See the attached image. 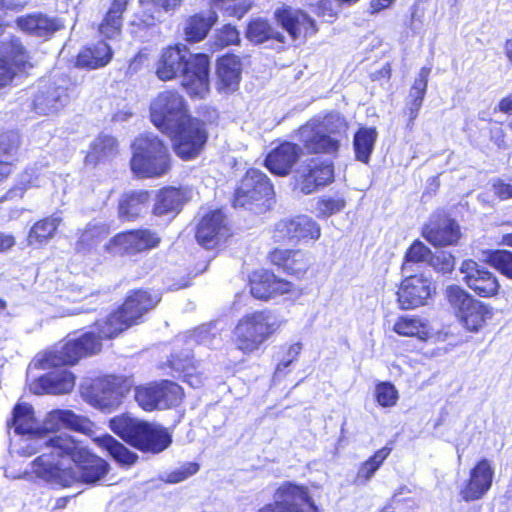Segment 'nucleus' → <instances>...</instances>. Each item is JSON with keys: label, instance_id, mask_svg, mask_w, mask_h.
<instances>
[{"label": "nucleus", "instance_id": "obj_1", "mask_svg": "<svg viewBox=\"0 0 512 512\" xmlns=\"http://www.w3.org/2000/svg\"><path fill=\"white\" fill-rule=\"evenodd\" d=\"M49 452H43L32 463L37 477L62 486L74 482L95 483L108 472V463L91 454L80 441L67 433L43 442Z\"/></svg>", "mask_w": 512, "mask_h": 512}, {"label": "nucleus", "instance_id": "obj_2", "mask_svg": "<svg viewBox=\"0 0 512 512\" xmlns=\"http://www.w3.org/2000/svg\"><path fill=\"white\" fill-rule=\"evenodd\" d=\"M132 326L131 322L119 308L105 319L97 321L94 330L83 334L78 339H70L52 352L35 361V365L47 368L59 364H75L82 357L101 351L102 340L117 337Z\"/></svg>", "mask_w": 512, "mask_h": 512}, {"label": "nucleus", "instance_id": "obj_3", "mask_svg": "<svg viewBox=\"0 0 512 512\" xmlns=\"http://www.w3.org/2000/svg\"><path fill=\"white\" fill-rule=\"evenodd\" d=\"M132 326L131 322L119 308L105 319L97 321L94 330L83 334L78 339H70L52 352L35 361V365L47 368L59 364H75L82 357L101 351L102 340L117 337Z\"/></svg>", "mask_w": 512, "mask_h": 512}, {"label": "nucleus", "instance_id": "obj_4", "mask_svg": "<svg viewBox=\"0 0 512 512\" xmlns=\"http://www.w3.org/2000/svg\"><path fill=\"white\" fill-rule=\"evenodd\" d=\"M186 47H168L156 64V75L162 81L174 79L182 72V86L191 96L203 98L209 91L210 61L205 54L190 55Z\"/></svg>", "mask_w": 512, "mask_h": 512}, {"label": "nucleus", "instance_id": "obj_5", "mask_svg": "<svg viewBox=\"0 0 512 512\" xmlns=\"http://www.w3.org/2000/svg\"><path fill=\"white\" fill-rule=\"evenodd\" d=\"M110 428L125 442L144 452L160 453L172 442L170 433L163 426L128 415L111 419Z\"/></svg>", "mask_w": 512, "mask_h": 512}, {"label": "nucleus", "instance_id": "obj_6", "mask_svg": "<svg viewBox=\"0 0 512 512\" xmlns=\"http://www.w3.org/2000/svg\"><path fill=\"white\" fill-rule=\"evenodd\" d=\"M347 123L339 113L313 118L300 127L299 141L309 153L336 155Z\"/></svg>", "mask_w": 512, "mask_h": 512}, {"label": "nucleus", "instance_id": "obj_7", "mask_svg": "<svg viewBox=\"0 0 512 512\" xmlns=\"http://www.w3.org/2000/svg\"><path fill=\"white\" fill-rule=\"evenodd\" d=\"M132 172L139 178H156L170 170V154L163 141L152 133L141 134L132 144Z\"/></svg>", "mask_w": 512, "mask_h": 512}, {"label": "nucleus", "instance_id": "obj_8", "mask_svg": "<svg viewBox=\"0 0 512 512\" xmlns=\"http://www.w3.org/2000/svg\"><path fill=\"white\" fill-rule=\"evenodd\" d=\"M283 324L275 313L263 310L243 316L233 330L236 347L244 353L260 348Z\"/></svg>", "mask_w": 512, "mask_h": 512}, {"label": "nucleus", "instance_id": "obj_9", "mask_svg": "<svg viewBox=\"0 0 512 512\" xmlns=\"http://www.w3.org/2000/svg\"><path fill=\"white\" fill-rule=\"evenodd\" d=\"M152 123L164 133L178 131L191 118L186 99L176 90L159 92L150 103Z\"/></svg>", "mask_w": 512, "mask_h": 512}, {"label": "nucleus", "instance_id": "obj_10", "mask_svg": "<svg viewBox=\"0 0 512 512\" xmlns=\"http://www.w3.org/2000/svg\"><path fill=\"white\" fill-rule=\"evenodd\" d=\"M62 344L63 343H59L55 345L51 350L38 354L28 366V376L31 375L33 369H54L53 371H50L44 375L39 376L37 379L30 383V390L34 394L61 395L70 393L73 390L75 386V376L73 375L72 372H70L66 368H63V366H67L68 364L53 365L47 368L34 364L37 359L52 352L54 349H56L58 346Z\"/></svg>", "mask_w": 512, "mask_h": 512}, {"label": "nucleus", "instance_id": "obj_11", "mask_svg": "<svg viewBox=\"0 0 512 512\" xmlns=\"http://www.w3.org/2000/svg\"><path fill=\"white\" fill-rule=\"evenodd\" d=\"M10 428H14L16 434L27 436L28 443L22 447L23 453L32 455L36 453L49 452L43 442L48 440L47 436L41 435L40 423L34 416V410L31 405L26 403L17 404L13 410L11 422H8ZM52 437H49L51 439Z\"/></svg>", "mask_w": 512, "mask_h": 512}, {"label": "nucleus", "instance_id": "obj_12", "mask_svg": "<svg viewBox=\"0 0 512 512\" xmlns=\"http://www.w3.org/2000/svg\"><path fill=\"white\" fill-rule=\"evenodd\" d=\"M182 398V387L168 380L139 386L135 390V400L145 411L177 406Z\"/></svg>", "mask_w": 512, "mask_h": 512}, {"label": "nucleus", "instance_id": "obj_13", "mask_svg": "<svg viewBox=\"0 0 512 512\" xmlns=\"http://www.w3.org/2000/svg\"><path fill=\"white\" fill-rule=\"evenodd\" d=\"M320 236V225L307 215L282 219L273 229V239L278 243H308L317 241Z\"/></svg>", "mask_w": 512, "mask_h": 512}, {"label": "nucleus", "instance_id": "obj_14", "mask_svg": "<svg viewBox=\"0 0 512 512\" xmlns=\"http://www.w3.org/2000/svg\"><path fill=\"white\" fill-rule=\"evenodd\" d=\"M274 194L269 178L258 169H249L235 192L234 206L248 207L264 205Z\"/></svg>", "mask_w": 512, "mask_h": 512}, {"label": "nucleus", "instance_id": "obj_15", "mask_svg": "<svg viewBox=\"0 0 512 512\" xmlns=\"http://www.w3.org/2000/svg\"><path fill=\"white\" fill-rule=\"evenodd\" d=\"M161 242L160 236L149 229H136L116 234L104 246L111 255H135L154 249Z\"/></svg>", "mask_w": 512, "mask_h": 512}, {"label": "nucleus", "instance_id": "obj_16", "mask_svg": "<svg viewBox=\"0 0 512 512\" xmlns=\"http://www.w3.org/2000/svg\"><path fill=\"white\" fill-rule=\"evenodd\" d=\"M32 68L28 52L17 38L4 36L0 41V89L19 72Z\"/></svg>", "mask_w": 512, "mask_h": 512}, {"label": "nucleus", "instance_id": "obj_17", "mask_svg": "<svg viewBox=\"0 0 512 512\" xmlns=\"http://www.w3.org/2000/svg\"><path fill=\"white\" fill-rule=\"evenodd\" d=\"M167 134L173 137L175 153L183 160L197 157L208 137L204 122L196 118H189L178 131Z\"/></svg>", "mask_w": 512, "mask_h": 512}, {"label": "nucleus", "instance_id": "obj_18", "mask_svg": "<svg viewBox=\"0 0 512 512\" xmlns=\"http://www.w3.org/2000/svg\"><path fill=\"white\" fill-rule=\"evenodd\" d=\"M435 288L429 278L423 275L405 277L397 291V301L401 309H415L427 304Z\"/></svg>", "mask_w": 512, "mask_h": 512}, {"label": "nucleus", "instance_id": "obj_19", "mask_svg": "<svg viewBox=\"0 0 512 512\" xmlns=\"http://www.w3.org/2000/svg\"><path fill=\"white\" fill-rule=\"evenodd\" d=\"M494 469L490 460L484 458L470 470L468 480L461 486L459 495L465 502L480 500L490 490Z\"/></svg>", "mask_w": 512, "mask_h": 512}, {"label": "nucleus", "instance_id": "obj_20", "mask_svg": "<svg viewBox=\"0 0 512 512\" xmlns=\"http://www.w3.org/2000/svg\"><path fill=\"white\" fill-rule=\"evenodd\" d=\"M127 390L128 387L124 385V381L120 378L108 376L95 381L89 401L101 410L111 411L120 405Z\"/></svg>", "mask_w": 512, "mask_h": 512}, {"label": "nucleus", "instance_id": "obj_21", "mask_svg": "<svg viewBox=\"0 0 512 512\" xmlns=\"http://www.w3.org/2000/svg\"><path fill=\"white\" fill-rule=\"evenodd\" d=\"M302 505L313 506L308 491L303 486L285 483L275 493V503L268 504L258 512H304Z\"/></svg>", "mask_w": 512, "mask_h": 512}, {"label": "nucleus", "instance_id": "obj_22", "mask_svg": "<svg viewBox=\"0 0 512 512\" xmlns=\"http://www.w3.org/2000/svg\"><path fill=\"white\" fill-rule=\"evenodd\" d=\"M460 271L467 286L481 297L494 296L500 288L495 275L473 260H465Z\"/></svg>", "mask_w": 512, "mask_h": 512}, {"label": "nucleus", "instance_id": "obj_23", "mask_svg": "<svg viewBox=\"0 0 512 512\" xmlns=\"http://www.w3.org/2000/svg\"><path fill=\"white\" fill-rule=\"evenodd\" d=\"M67 79L62 78L53 83L44 84L33 100V107L38 114L48 115L58 112L69 101Z\"/></svg>", "mask_w": 512, "mask_h": 512}, {"label": "nucleus", "instance_id": "obj_24", "mask_svg": "<svg viewBox=\"0 0 512 512\" xmlns=\"http://www.w3.org/2000/svg\"><path fill=\"white\" fill-rule=\"evenodd\" d=\"M333 164L327 161L310 160L298 170L297 185L303 194H311L318 187L332 182Z\"/></svg>", "mask_w": 512, "mask_h": 512}, {"label": "nucleus", "instance_id": "obj_25", "mask_svg": "<svg viewBox=\"0 0 512 512\" xmlns=\"http://www.w3.org/2000/svg\"><path fill=\"white\" fill-rule=\"evenodd\" d=\"M423 237L434 246L454 245L461 236L459 225L446 215H433L423 228Z\"/></svg>", "mask_w": 512, "mask_h": 512}, {"label": "nucleus", "instance_id": "obj_26", "mask_svg": "<svg viewBox=\"0 0 512 512\" xmlns=\"http://www.w3.org/2000/svg\"><path fill=\"white\" fill-rule=\"evenodd\" d=\"M228 235L225 216L220 210L206 214L199 222L196 230L198 243L206 249L214 248Z\"/></svg>", "mask_w": 512, "mask_h": 512}, {"label": "nucleus", "instance_id": "obj_27", "mask_svg": "<svg viewBox=\"0 0 512 512\" xmlns=\"http://www.w3.org/2000/svg\"><path fill=\"white\" fill-rule=\"evenodd\" d=\"M276 16L293 40H305L318 30L315 21L301 10L284 8L277 11Z\"/></svg>", "mask_w": 512, "mask_h": 512}, {"label": "nucleus", "instance_id": "obj_28", "mask_svg": "<svg viewBox=\"0 0 512 512\" xmlns=\"http://www.w3.org/2000/svg\"><path fill=\"white\" fill-rule=\"evenodd\" d=\"M40 427L41 435L49 438L59 436L60 434L56 435L52 432L62 428L84 432L89 429V422L70 410H54L46 415Z\"/></svg>", "mask_w": 512, "mask_h": 512}, {"label": "nucleus", "instance_id": "obj_29", "mask_svg": "<svg viewBox=\"0 0 512 512\" xmlns=\"http://www.w3.org/2000/svg\"><path fill=\"white\" fill-rule=\"evenodd\" d=\"M269 259L284 272L299 278L306 274L311 264L309 254L299 249H274L269 254Z\"/></svg>", "mask_w": 512, "mask_h": 512}, {"label": "nucleus", "instance_id": "obj_30", "mask_svg": "<svg viewBox=\"0 0 512 512\" xmlns=\"http://www.w3.org/2000/svg\"><path fill=\"white\" fill-rule=\"evenodd\" d=\"M301 152V147L296 144L282 143L267 155L265 165L273 174L285 176L290 173Z\"/></svg>", "mask_w": 512, "mask_h": 512}, {"label": "nucleus", "instance_id": "obj_31", "mask_svg": "<svg viewBox=\"0 0 512 512\" xmlns=\"http://www.w3.org/2000/svg\"><path fill=\"white\" fill-rule=\"evenodd\" d=\"M160 300V295L157 293L152 294L149 291L136 290L127 296L120 309L133 325L137 323L143 314L153 309Z\"/></svg>", "mask_w": 512, "mask_h": 512}, {"label": "nucleus", "instance_id": "obj_32", "mask_svg": "<svg viewBox=\"0 0 512 512\" xmlns=\"http://www.w3.org/2000/svg\"><path fill=\"white\" fill-rule=\"evenodd\" d=\"M242 72V63L238 56L226 55L219 59L217 64L218 89L228 93L239 86Z\"/></svg>", "mask_w": 512, "mask_h": 512}, {"label": "nucleus", "instance_id": "obj_33", "mask_svg": "<svg viewBox=\"0 0 512 512\" xmlns=\"http://www.w3.org/2000/svg\"><path fill=\"white\" fill-rule=\"evenodd\" d=\"M16 23L23 32L37 37H48L63 27L59 20L43 14L20 17Z\"/></svg>", "mask_w": 512, "mask_h": 512}, {"label": "nucleus", "instance_id": "obj_34", "mask_svg": "<svg viewBox=\"0 0 512 512\" xmlns=\"http://www.w3.org/2000/svg\"><path fill=\"white\" fill-rule=\"evenodd\" d=\"M393 331L401 336L427 340L432 336L428 320L419 316H401L393 325Z\"/></svg>", "mask_w": 512, "mask_h": 512}, {"label": "nucleus", "instance_id": "obj_35", "mask_svg": "<svg viewBox=\"0 0 512 512\" xmlns=\"http://www.w3.org/2000/svg\"><path fill=\"white\" fill-rule=\"evenodd\" d=\"M431 69L423 67L420 69L418 76L415 78L414 83L410 89L408 96V115H409V126L413 125L414 120L418 116V112L422 106L424 96L426 94L428 78Z\"/></svg>", "mask_w": 512, "mask_h": 512}, {"label": "nucleus", "instance_id": "obj_36", "mask_svg": "<svg viewBox=\"0 0 512 512\" xmlns=\"http://www.w3.org/2000/svg\"><path fill=\"white\" fill-rule=\"evenodd\" d=\"M112 58L110 46L100 41L93 48H86L77 56L76 64L82 68L97 69L107 65Z\"/></svg>", "mask_w": 512, "mask_h": 512}, {"label": "nucleus", "instance_id": "obj_37", "mask_svg": "<svg viewBox=\"0 0 512 512\" xmlns=\"http://www.w3.org/2000/svg\"><path fill=\"white\" fill-rule=\"evenodd\" d=\"M185 201L184 193L176 188H164L156 196L153 212L162 216L169 213H177Z\"/></svg>", "mask_w": 512, "mask_h": 512}, {"label": "nucleus", "instance_id": "obj_38", "mask_svg": "<svg viewBox=\"0 0 512 512\" xmlns=\"http://www.w3.org/2000/svg\"><path fill=\"white\" fill-rule=\"evenodd\" d=\"M148 201L149 192L146 190L124 194L119 202L120 217L127 220L136 218L147 207Z\"/></svg>", "mask_w": 512, "mask_h": 512}, {"label": "nucleus", "instance_id": "obj_39", "mask_svg": "<svg viewBox=\"0 0 512 512\" xmlns=\"http://www.w3.org/2000/svg\"><path fill=\"white\" fill-rule=\"evenodd\" d=\"M129 0H114L99 26V31L106 38H114L120 34L122 27V14L125 12Z\"/></svg>", "mask_w": 512, "mask_h": 512}, {"label": "nucleus", "instance_id": "obj_40", "mask_svg": "<svg viewBox=\"0 0 512 512\" xmlns=\"http://www.w3.org/2000/svg\"><path fill=\"white\" fill-rule=\"evenodd\" d=\"M378 137L376 128L361 127L354 135L353 148L356 160L367 164Z\"/></svg>", "mask_w": 512, "mask_h": 512}, {"label": "nucleus", "instance_id": "obj_41", "mask_svg": "<svg viewBox=\"0 0 512 512\" xmlns=\"http://www.w3.org/2000/svg\"><path fill=\"white\" fill-rule=\"evenodd\" d=\"M62 218L58 214L36 222L29 231L28 243L33 246H41L49 241L55 234Z\"/></svg>", "mask_w": 512, "mask_h": 512}, {"label": "nucleus", "instance_id": "obj_42", "mask_svg": "<svg viewBox=\"0 0 512 512\" xmlns=\"http://www.w3.org/2000/svg\"><path fill=\"white\" fill-rule=\"evenodd\" d=\"M491 317L490 309L482 302L475 300L469 307H466V310L458 317V320L467 330L477 332Z\"/></svg>", "mask_w": 512, "mask_h": 512}, {"label": "nucleus", "instance_id": "obj_43", "mask_svg": "<svg viewBox=\"0 0 512 512\" xmlns=\"http://www.w3.org/2000/svg\"><path fill=\"white\" fill-rule=\"evenodd\" d=\"M216 20L217 15L214 11H210L207 17L195 15L189 18L185 26L186 40L189 42H199L204 39Z\"/></svg>", "mask_w": 512, "mask_h": 512}, {"label": "nucleus", "instance_id": "obj_44", "mask_svg": "<svg viewBox=\"0 0 512 512\" xmlns=\"http://www.w3.org/2000/svg\"><path fill=\"white\" fill-rule=\"evenodd\" d=\"M97 442L121 465L130 466L134 464L138 458L137 454L130 451L110 435H103L97 438Z\"/></svg>", "mask_w": 512, "mask_h": 512}, {"label": "nucleus", "instance_id": "obj_45", "mask_svg": "<svg viewBox=\"0 0 512 512\" xmlns=\"http://www.w3.org/2000/svg\"><path fill=\"white\" fill-rule=\"evenodd\" d=\"M117 153V141L109 135H100L93 141L86 161L95 164L100 160L114 156Z\"/></svg>", "mask_w": 512, "mask_h": 512}, {"label": "nucleus", "instance_id": "obj_46", "mask_svg": "<svg viewBox=\"0 0 512 512\" xmlns=\"http://www.w3.org/2000/svg\"><path fill=\"white\" fill-rule=\"evenodd\" d=\"M171 367L182 372L185 381L193 388H199L203 384V377L200 373L195 372V367L192 358L189 355H185L184 358H180L177 355H172L170 359Z\"/></svg>", "mask_w": 512, "mask_h": 512}, {"label": "nucleus", "instance_id": "obj_47", "mask_svg": "<svg viewBox=\"0 0 512 512\" xmlns=\"http://www.w3.org/2000/svg\"><path fill=\"white\" fill-rule=\"evenodd\" d=\"M445 298L457 318L464 313L466 307H469L476 300L458 285L447 286Z\"/></svg>", "mask_w": 512, "mask_h": 512}, {"label": "nucleus", "instance_id": "obj_48", "mask_svg": "<svg viewBox=\"0 0 512 512\" xmlns=\"http://www.w3.org/2000/svg\"><path fill=\"white\" fill-rule=\"evenodd\" d=\"M246 37L253 43L260 44L269 39L280 40V34L263 19L251 21L247 27Z\"/></svg>", "mask_w": 512, "mask_h": 512}, {"label": "nucleus", "instance_id": "obj_49", "mask_svg": "<svg viewBox=\"0 0 512 512\" xmlns=\"http://www.w3.org/2000/svg\"><path fill=\"white\" fill-rule=\"evenodd\" d=\"M273 274L266 270L255 271L250 277V291L257 299L272 297Z\"/></svg>", "mask_w": 512, "mask_h": 512}, {"label": "nucleus", "instance_id": "obj_50", "mask_svg": "<svg viewBox=\"0 0 512 512\" xmlns=\"http://www.w3.org/2000/svg\"><path fill=\"white\" fill-rule=\"evenodd\" d=\"M19 145L20 137L18 133L11 131L0 135V164L7 165L11 169Z\"/></svg>", "mask_w": 512, "mask_h": 512}, {"label": "nucleus", "instance_id": "obj_51", "mask_svg": "<svg viewBox=\"0 0 512 512\" xmlns=\"http://www.w3.org/2000/svg\"><path fill=\"white\" fill-rule=\"evenodd\" d=\"M391 451L392 448L387 446L376 451L373 456L362 464L358 472V478L366 481L369 480L390 455Z\"/></svg>", "mask_w": 512, "mask_h": 512}, {"label": "nucleus", "instance_id": "obj_52", "mask_svg": "<svg viewBox=\"0 0 512 512\" xmlns=\"http://www.w3.org/2000/svg\"><path fill=\"white\" fill-rule=\"evenodd\" d=\"M488 262L502 274L512 279V252L496 250L488 254Z\"/></svg>", "mask_w": 512, "mask_h": 512}, {"label": "nucleus", "instance_id": "obj_53", "mask_svg": "<svg viewBox=\"0 0 512 512\" xmlns=\"http://www.w3.org/2000/svg\"><path fill=\"white\" fill-rule=\"evenodd\" d=\"M398 391L390 382L379 383L375 388V398L382 407H393L398 400Z\"/></svg>", "mask_w": 512, "mask_h": 512}, {"label": "nucleus", "instance_id": "obj_54", "mask_svg": "<svg viewBox=\"0 0 512 512\" xmlns=\"http://www.w3.org/2000/svg\"><path fill=\"white\" fill-rule=\"evenodd\" d=\"M346 202L343 198H322L316 203V215L317 217H329L335 213L340 212L344 209Z\"/></svg>", "mask_w": 512, "mask_h": 512}, {"label": "nucleus", "instance_id": "obj_55", "mask_svg": "<svg viewBox=\"0 0 512 512\" xmlns=\"http://www.w3.org/2000/svg\"><path fill=\"white\" fill-rule=\"evenodd\" d=\"M436 272L447 274L450 273L455 266L454 256L446 251H439L430 255L427 262Z\"/></svg>", "mask_w": 512, "mask_h": 512}, {"label": "nucleus", "instance_id": "obj_56", "mask_svg": "<svg viewBox=\"0 0 512 512\" xmlns=\"http://www.w3.org/2000/svg\"><path fill=\"white\" fill-rule=\"evenodd\" d=\"M217 341L216 333L212 332L210 325H202L192 332H190L188 337V344L193 345H203L206 347H212L215 345Z\"/></svg>", "mask_w": 512, "mask_h": 512}, {"label": "nucleus", "instance_id": "obj_57", "mask_svg": "<svg viewBox=\"0 0 512 512\" xmlns=\"http://www.w3.org/2000/svg\"><path fill=\"white\" fill-rule=\"evenodd\" d=\"M215 9L224 10L230 16L241 18L251 7L250 2H239V0H211Z\"/></svg>", "mask_w": 512, "mask_h": 512}, {"label": "nucleus", "instance_id": "obj_58", "mask_svg": "<svg viewBox=\"0 0 512 512\" xmlns=\"http://www.w3.org/2000/svg\"><path fill=\"white\" fill-rule=\"evenodd\" d=\"M431 255L430 249L422 242H414L406 253V261L403 265V271L408 270L410 263L428 262Z\"/></svg>", "mask_w": 512, "mask_h": 512}, {"label": "nucleus", "instance_id": "obj_59", "mask_svg": "<svg viewBox=\"0 0 512 512\" xmlns=\"http://www.w3.org/2000/svg\"><path fill=\"white\" fill-rule=\"evenodd\" d=\"M302 350L301 343H294L287 348L285 355L279 360L275 372L274 379H279L286 374V368H288L299 356Z\"/></svg>", "mask_w": 512, "mask_h": 512}, {"label": "nucleus", "instance_id": "obj_60", "mask_svg": "<svg viewBox=\"0 0 512 512\" xmlns=\"http://www.w3.org/2000/svg\"><path fill=\"white\" fill-rule=\"evenodd\" d=\"M214 39L215 48L221 49L226 46L238 43L240 38L237 29L234 26L227 24L216 31Z\"/></svg>", "mask_w": 512, "mask_h": 512}, {"label": "nucleus", "instance_id": "obj_61", "mask_svg": "<svg viewBox=\"0 0 512 512\" xmlns=\"http://www.w3.org/2000/svg\"><path fill=\"white\" fill-rule=\"evenodd\" d=\"M199 470V465L194 462H187L184 463L181 467L178 469L172 471L171 473L167 474L165 477V481L167 483H179L181 481H184L185 479L189 478L190 476L196 474Z\"/></svg>", "mask_w": 512, "mask_h": 512}, {"label": "nucleus", "instance_id": "obj_62", "mask_svg": "<svg viewBox=\"0 0 512 512\" xmlns=\"http://www.w3.org/2000/svg\"><path fill=\"white\" fill-rule=\"evenodd\" d=\"M105 231L103 228L98 226H89L85 229L80 238L78 245L81 249L90 248L96 245L104 235Z\"/></svg>", "mask_w": 512, "mask_h": 512}, {"label": "nucleus", "instance_id": "obj_63", "mask_svg": "<svg viewBox=\"0 0 512 512\" xmlns=\"http://www.w3.org/2000/svg\"><path fill=\"white\" fill-rule=\"evenodd\" d=\"M490 184L494 195L500 200L512 198V184L505 182L501 178H493Z\"/></svg>", "mask_w": 512, "mask_h": 512}, {"label": "nucleus", "instance_id": "obj_64", "mask_svg": "<svg viewBox=\"0 0 512 512\" xmlns=\"http://www.w3.org/2000/svg\"><path fill=\"white\" fill-rule=\"evenodd\" d=\"M292 288H293V284L291 282L276 278L273 275V281H272V286H271L272 296L277 295V294L282 295V294L289 293L292 290Z\"/></svg>", "mask_w": 512, "mask_h": 512}]
</instances>
